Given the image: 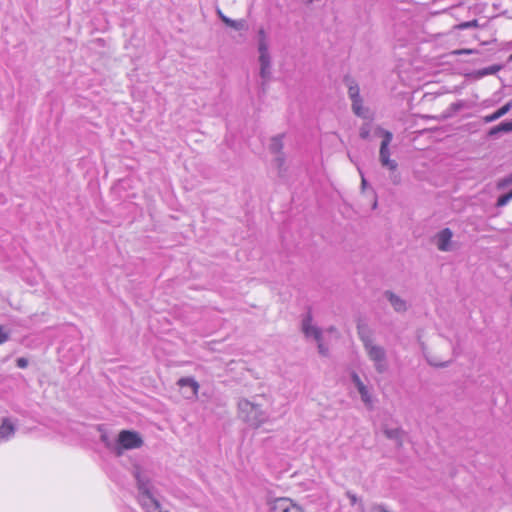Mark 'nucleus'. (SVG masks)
<instances>
[{
	"mask_svg": "<svg viewBox=\"0 0 512 512\" xmlns=\"http://www.w3.org/2000/svg\"><path fill=\"white\" fill-rule=\"evenodd\" d=\"M132 474L136 480L138 491L137 500L145 512H168L163 511L150 474L139 465L133 467Z\"/></svg>",
	"mask_w": 512,
	"mask_h": 512,
	"instance_id": "obj_1",
	"label": "nucleus"
},
{
	"mask_svg": "<svg viewBox=\"0 0 512 512\" xmlns=\"http://www.w3.org/2000/svg\"><path fill=\"white\" fill-rule=\"evenodd\" d=\"M239 418L248 426L257 429L269 421L270 415L254 400L241 398L237 404Z\"/></svg>",
	"mask_w": 512,
	"mask_h": 512,
	"instance_id": "obj_2",
	"label": "nucleus"
},
{
	"mask_svg": "<svg viewBox=\"0 0 512 512\" xmlns=\"http://www.w3.org/2000/svg\"><path fill=\"white\" fill-rule=\"evenodd\" d=\"M143 445L141 435L136 431L122 430L117 437L115 454L121 456L124 450L140 448Z\"/></svg>",
	"mask_w": 512,
	"mask_h": 512,
	"instance_id": "obj_3",
	"label": "nucleus"
},
{
	"mask_svg": "<svg viewBox=\"0 0 512 512\" xmlns=\"http://www.w3.org/2000/svg\"><path fill=\"white\" fill-rule=\"evenodd\" d=\"M365 352L379 374L388 370L387 353L384 347L367 341Z\"/></svg>",
	"mask_w": 512,
	"mask_h": 512,
	"instance_id": "obj_4",
	"label": "nucleus"
},
{
	"mask_svg": "<svg viewBox=\"0 0 512 512\" xmlns=\"http://www.w3.org/2000/svg\"><path fill=\"white\" fill-rule=\"evenodd\" d=\"M377 132L383 137L380 150H379V161L383 167L388 168L391 171H395L398 164L395 160L390 159L389 145L393 139V134L390 131L378 128Z\"/></svg>",
	"mask_w": 512,
	"mask_h": 512,
	"instance_id": "obj_5",
	"label": "nucleus"
},
{
	"mask_svg": "<svg viewBox=\"0 0 512 512\" xmlns=\"http://www.w3.org/2000/svg\"><path fill=\"white\" fill-rule=\"evenodd\" d=\"M270 512H304L289 498H276L270 503Z\"/></svg>",
	"mask_w": 512,
	"mask_h": 512,
	"instance_id": "obj_6",
	"label": "nucleus"
},
{
	"mask_svg": "<svg viewBox=\"0 0 512 512\" xmlns=\"http://www.w3.org/2000/svg\"><path fill=\"white\" fill-rule=\"evenodd\" d=\"M260 77L262 89L265 90L266 83L271 78V57L269 51L259 52Z\"/></svg>",
	"mask_w": 512,
	"mask_h": 512,
	"instance_id": "obj_7",
	"label": "nucleus"
},
{
	"mask_svg": "<svg viewBox=\"0 0 512 512\" xmlns=\"http://www.w3.org/2000/svg\"><path fill=\"white\" fill-rule=\"evenodd\" d=\"M312 314L308 312L302 319V332L306 337H313L316 341L322 339V331L317 326L312 325Z\"/></svg>",
	"mask_w": 512,
	"mask_h": 512,
	"instance_id": "obj_8",
	"label": "nucleus"
},
{
	"mask_svg": "<svg viewBox=\"0 0 512 512\" xmlns=\"http://www.w3.org/2000/svg\"><path fill=\"white\" fill-rule=\"evenodd\" d=\"M453 237V232L449 228H444L439 231L436 236V246L440 251L448 252L452 250L451 240Z\"/></svg>",
	"mask_w": 512,
	"mask_h": 512,
	"instance_id": "obj_9",
	"label": "nucleus"
},
{
	"mask_svg": "<svg viewBox=\"0 0 512 512\" xmlns=\"http://www.w3.org/2000/svg\"><path fill=\"white\" fill-rule=\"evenodd\" d=\"M351 380L355 387L357 388L361 396V400L364 402L366 406L370 407L372 405V398L367 386L362 382V380L360 379L356 372H353L351 374Z\"/></svg>",
	"mask_w": 512,
	"mask_h": 512,
	"instance_id": "obj_10",
	"label": "nucleus"
},
{
	"mask_svg": "<svg viewBox=\"0 0 512 512\" xmlns=\"http://www.w3.org/2000/svg\"><path fill=\"white\" fill-rule=\"evenodd\" d=\"M384 296L389 301L395 312L404 313L407 311V302L398 295H396L394 292L387 290L384 292Z\"/></svg>",
	"mask_w": 512,
	"mask_h": 512,
	"instance_id": "obj_11",
	"label": "nucleus"
},
{
	"mask_svg": "<svg viewBox=\"0 0 512 512\" xmlns=\"http://www.w3.org/2000/svg\"><path fill=\"white\" fill-rule=\"evenodd\" d=\"M177 384L181 388H189L190 389V394L187 395V398H191V397L197 396L198 389H199V384H198L197 381H195L194 378H191V377L180 378L178 380Z\"/></svg>",
	"mask_w": 512,
	"mask_h": 512,
	"instance_id": "obj_12",
	"label": "nucleus"
},
{
	"mask_svg": "<svg viewBox=\"0 0 512 512\" xmlns=\"http://www.w3.org/2000/svg\"><path fill=\"white\" fill-rule=\"evenodd\" d=\"M511 109H512V101H508L505 105H503L502 107L497 109L492 114L484 116L483 121H484V123L494 122V121L498 120L499 118L503 117L504 115H506Z\"/></svg>",
	"mask_w": 512,
	"mask_h": 512,
	"instance_id": "obj_13",
	"label": "nucleus"
},
{
	"mask_svg": "<svg viewBox=\"0 0 512 512\" xmlns=\"http://www.w3.org/2000/svg\"><path fill=\"white\" fill-rule=\"evenodd\" d=\"M512 132V120L503 121L500 124L490 128L488 136L491 138L497 137L501 133Z\"/></svg>",
	"mask_w": 512,
	"mask_h": 512,
	"instance_id": "obj_14",
	"label": "nucleus"
},
{
	"mask_svg": "<svg viewBox=\"0 0 512 512\" xmlns=\"http://www.w3.org/2000/svg\"><path fill=\"white\" fill-rule=\"evenodd\" d=\"M14 432V425L8 419H4L0 426V440L7 441Z\"/></svg>",
	"mask_w": 512,
	"mask_h": 512,
	"instance_id": "obj_15",
	"label": "nucleus"
},
{
	"mask_svg": "<svg viewBox=\"0 0 512 512\" xmlns=\"http://www.w3.org/2000/svg\"><path fill=\"white\" fill-rule=\"evenodd\" d=\"M269 149L274 154H281L283 149V134L272 137Z\"/></svg>",
	"mask_w": 512,
	"mask_h": 512,
	"instance_id": "obj_16",
	"label": "nucleus"
},
{
	"mask_svg": "<svg viewBox=\"0 0 512 512\" xmlns=\"http://www.w3.org/2000/svg\"><path fill=\"white\" fill-rule=\"evenodd\" d=\"M345 82L348 86V95L351 100L360 98V89L358 84L351 78L346 77Z\"/></svg>",
	"mask_w": 512,
	"mask_h": 512,
	"instance_id": "obj_17",
	"label": "nucleus"
},
{
	"mask_svg": "<svg viewBox=\"0 0 512 512\" xmlns=\"http://www.w3.org/2000/svg\"><path fill=\"white\" fill-rule=\"evenodd\" d=\"M98 430L101 432L100 441L105 445L106 448L115 453V447L117 445V439L113 441L107 432L100 426Z\"/></svg>",
	"mask_w": 512,
	"mask_h": 512,
	"instance_id": "obj_18",
	"label": "nucleus"
},
{
	"mask_svg": "<svg viewBox=\"0 0 512 512\" xmlns=\"http://www.w3.org/2000/svg\"><path fill=\"white\" fill-rule=\"evenodd\" d=\"M384 434L387 438L396 440L399 446L402 444L403 431L401 428H385Z\"/></svg>",
	"mask_w": 512,
	"mask_h": 512,
	"instance_id": "obj_19",
	"label": "nucleus"
},
{
	"mask_svg": "<svg viewBox=\"0 0 512 512\" xmlns=\"http://www.w3.org/2000/svg\"><path fill=\"white\" fill-rule=\"evenodd\" d=\"M464 107V103L462 101H458V102H454L452 103L449 108L447 109V111L445 113H443L439 119L441 120H445V119H448L450 117H452L456 112H458L459 110H461L462 108Z\"/></svg>",
	"mask_w": 512,
	"mask_h": 512,
	"instance_id": "obj_20",
	"label": "nucleus"
},
{
	"mask_svg": "<svg viewBox=\"0 0 512 512\" xmlns=\"http://www.w3.org/2000/svg\"><path fill=\"white\" fill-rule=\"evenodd\" d=\"M268 51L267 34L263 28L258 31V52Z\"/></svg>",
	"mask_w": 512,
	"mask_h": 512,
	"instance_id": "obj_21",
	"label": "nucleus"
},
{
	"mask_svg": "<svg viewBox=\"0 0 512 512\" xmlns=\"http://www.w3.org/2000/svg\"><path fill=\"white\" fill-rule=\"evenodd\" d=\"M425 358H426L427 362L429 363V365L438 367V368L447 367L452 362V360L441 362V361H438L435 357L428 356V355H425Z\"/></svg>",
	"mask_w": 512,
	"mask_h": 512,
	"instance_id": "obj_22",
	"label": "nucleus"
},
{
	"mask_svg": "<svg viewBox=\"0 0 512 512\" xmlns=\"http://www.w3.org/2000/svg\"><path fill=\"white\" fill-rule=\"evenodd\" d=\"M277 156L274 159V164L279 170V174L282 175V173L286 170L285 169V156L283 153L276 154Z\"/></svg>",
	"mask_w": 512,
	"mask_h": 512,
	"instance_id": "obj_23",
	"label": "nucleus"
},
{
	"mask_svg": "<svg viewBox=\"0 0 512 512\" xmlns=\"http://www.w3.org/2000/svg\"><path fill=\"white\" fill-rule=\"evenodd\" d=\"M352 110L357 116L364 115L361 97L352 100Z\"/></svg>",
	"mask_w": 512,
	"mask_h": 512,
	"instance_id": "obj_24",
	"label": "nucleus"
},
{
	"mask_svg": "<svg viewBox=\"0 0 512 512\" xmlns=\"http://www.w3.org/2000/svg\"><path fill=\"white\" fill-rule=\"evenodd\" d=\"M511 199H512V194L509 191L508 193L503 194L498 197L496 206L503 207V206L507 205Z\"/></svg>",
	"mask_w": 512,
	"mask_h": 512,
	"instance_id": "obj_25",
	"label": "nucleus"
},
{
	"mask_svg": "<svg viewBox=\"0 0 512 512\" xmlns=\"http://www.w3.org/2000/svg\"><path fill=\"white\" fill-rule=\"evenodd\" d=\"M229 27H231L237 31H240V30L246 29L247 25H246V21L241 19V20H232Z\"/></svg>",
	"mask_w": 512,
	"mask_h": 512,
	"instance_id": "obj_26",
	"label": "nucleus"
},
{
	"mask_svg": "<svg viewBox=\"0 0 512 512\" xmlns=\"http://www.w3.org/2000/svg\"><path fill=\"white\" fill-rule=\"evenodd\" d=\"M359 337L363 343V347L364 349L366 350V343L367 341H369L370 343H374L371 336L369 335V333L363 331L362 329L359 328Z\"/></svg>",
	"mask_w": 512,
	"mask_h": 512,
	"instance_id": "obj_27",
	"label": "nucleus"
},
{
	"mask_svg": "<svg viewBox=\"0 0 512 512\" xmlns=\"http://www.w3.org/2000/svg\"><path fill=\"white\" fill-rule=\"evenodd\" d=\"M359 135L362 139H368L369 136H370V126L369 124H364L361 128H360V132H359Z\"/></svg>",
	"mask_w": 512,
	"mask_h": 512,
	"instance_id": "obj_28",
	"label": "nucleus"
},
{
	"mask_svg": "<svg viewBox=\"0 0 512 512\" xmlns=\"http://www.w3.org/2000/svg\"><path fill=\"white\" fill-rule=\"evenodd\" d=\"M512 184V172L498 183V188H504Z\"/></svg>",
	"mask_w": 512,
	"mask_h": 512,
	"instance_id": "obj_29",
	"label": "nucleus"
},
{
	"mask_svg": "<svg viewBox=\"0 0 512 512\" xmlns=\"http://www.w3.org/2000/svg\"><path fill=\"white\" fill-rule=\"evenodd\" d=\"M500 69H501V66H499V65H493V66H490V67L485 68V69L483 70L482 74H483V75L495 74V73H497Z\"/></svg>",
	"mask_w": 512,
	"mask_h": 512,
	"instance_id": "obj_30",
	"label": "nucleus"
},
{
	"mask_svg": "<svg viewBox=\"0 0 512 512\" xmlns=\"http://www.w3.org/2000/svg\"><path fill=\"white\" fill-rule=\"evenodd\" d=\"M9 339V333L6 332L3 326H0V344L5 343Z\"/></svg>",
	"mask_w": 512,
	"mask_h": 512,
	"instance_id": "obj_31",
	"label": "nucleus"
},
{
	"mask_svg": "<svg viewBox=\"0 0 512 512\" xmlns=\"http://www.w3.org/2000/svg\"><path fill=\"white\" fill-rule=\"evenodd\" d=\"M16 365L17 367L19 368H26L28 366V359L24 358V357H20L16 360Z\"/></svg>",
	"mask_w": 512,
	"mask_h": 512,
	"instance_id": "obj_32",
	"label": "nucleus"
},
{
	"mask_svg": "<svg viewBox=\"0 0 512 512\" xmlns=\"http://www.w3.org/2000/svg\"><path fill=\"white\" fill-rule=\"evenodd\" d=\"M371 512H390L387 508L382 504H376L371 508Z\"/></svg>",
	"mask_w": 512,
	"mask_h": 512,
	"instance_id": "obj_33",
	"label": "nucleus"
},
{
	"mask_svg": "<svg viewBox=\"0 0 512 512\" xmlns=\"http://www.w3.org/2000/svg\"><path fill=\"white\" fill-rule=\"evenodd\" d=\"M347 498L350 500L351 505H355L358 502V498L355 494L350 491L346 492Z\"/></svg>",
	"mask_w": 512,
	"mask_h": 512,
	"instance_id": "obj_34",
	"label": "nucleus"
},
{
	"mask_svg": "<svg viewBox=\"0 0 512 512\" xmlns=\"http://www.w3.org/2000/svg\"><path fill=\"white\" fill-rule=\"evenodd\" d=\"M318 342V351L321 355L323 356H327L328 355V349L327 347H325L322 343H321V340L320 341H317Z\"/></svg>",
	"mask_w": 512,
	"mask_h": 512,
	"instance_id": "obj_35",
	"label": "nucleus"
},
{
	"mask_svg": "<svg viewBox=\"0 0 512 512\" xmlns=\"http://www.w3.org/2000/svg\"><path fill=\"white\" fill-rule=\"evenodd\" d=\"M477 26V20L468 21L460 25L461 28H470Z\"/></svg>",
	"mask_w": 512,
	"mask_h": 512,
	"instance_id": "obj_36",
	"label": "nucleus"
},
{
	"mask_svg": "<svg viewBox=\"0 0 512 512\" xmlns=\"http://www.w3.org/2000/svg\"><path fill=\"white\" fill-rule=\"evenodd\" d=\"M358 171L361 176V187H362V189H364L367 186V180L364 178L363 172L361 171L360 168H358Z\"/></svg>",
	"mask_w": 512,
	"mask_h": 512,
	"instance_id": "obj_37",
	"label": "nucleus"
},
{
	"mask_svg": "<svg viewBox=\"0 0 512 512\" xmlns=\"http://www.w3.org/2000/svg\"><path fill=\"white\" fill-rule=\"evenodd\" d=\"M232 20H233V19H231V18H229V17L225 16V17H222V20H221V21H222L224 24H226L227 26H229V25L231 24V21H232Z\"/></svg>",
	"mask_w": 512,
	"mask_h": 512,
	"instance_id": "obj_38",
	"label": "nucleus"
},
{
	"mask_svg": "<svg viewBox=\"0 0 512 512\" xmlns=\"http://www.w3.org/2000/svg\"><path fill=\"white\" fill-rule=\"evenodd\" d=\"M217 15H218V17H219L221 20H222V17H225V15H224V14L222 13V11H221V10H219V9L217 10Z\"/></svg>",
	"mask_w": 512,
	"mask_h": 512,
	"instance_id": "obj_39",
	"label": "nucleus"
},
{
	"mask_svg": "<svg viewBox=\"0 0 512 512\" xmlns=\"http://www.w3.org/2000/svg\"><path fill=\"white\" fill-rule=\"evenodd\" d=\"M393 182H394L395 184H398V183H399V177H397V176H396V177L394 178Z\"/></svg>",
	"mask_w": 512,
	"mask_h": 512,
	"instance_id": "obj_40",
	"label": "nucleus"
},
{
	"mask_svg": "<svg viewBox=\"0 0 512 512\" xmlns=\"http://www.w3.org/2000/svg\"><path fill=\"white\" fill-rule=\"evenodd\" d=\"M376 206H377V201L375 200L374 204H373V208H375Z\"/></svg>",
	"mask_w": 512,
	"mask_h": 512,
	"instance_id": "obj_41",
	"label": "nucleus"
},
{
	"mask_svg": "<svg viewBox=\"0 0 512 512\" xmlns=\"http://www.w3.org/2000/svg\"><path fill=\"white\" fill-rule=\"evenodd\" d=\"M427 118H432V119H435L436 117L435 116H426Z\"/></svg>",
	"mask_w": 512,
	"mask_h": 512,
	"instance_id": "obj_42",
	"label": "nucleus"
},
{
	"mask_svg": "<svg viewBox=\"0 0 512 512\" xmlns=\"http://www.w3.org/2000/svg\"><path fill=\"white\" fill-rule=\"evenodd\" d=\"M509 61H512V54L509 56Z\"/></svg>",
	"mask_w": 512,
	"mask_h": 512,
	"instance_id": "obj_43",
	"label": "nucleus"
}]
</instances>
